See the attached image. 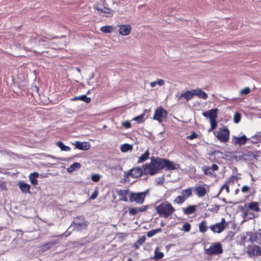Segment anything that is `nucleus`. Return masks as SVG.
Returning a JSON list of instances; mask_svg holds the SVG:
<instances>
[{
    "instance_id": "1",
    "label": "nucleus",
    "mask_w": 261,
    "mask_h": 261,
    "mask_svg": "<svg viewBox=\"0 0 261 261\" xmlns=\"http://www.w3.org/2000/svg\"><path fill=\"white\" fill-rule=\"evenodd\" d=\"M164 159L160 158H151L150 164L144 166L143 171L144 174L154 175L160 170L165 168Z\"/></svg>"
},
{
    "instance_id": "2",
    "label": "nucleus",
    "mask_w": 261,
    "mask_h": 261,
    "mask_svg": "<svg viewBox=\"0 0 261 261\" xmlns=\"http://www.w3.org/2000/svg\"><path fill=\"white\" fill-rule=\"evenodd\" d=\"M156 213L162 217L167 218L175 211L172 204L168 201H164L155 207Z\"/></svg>"
},
{
    "instance_id": "3",
    "label": "nucleus",
    "mask_w": 261,
    "mask_h": 261,
    "mask_svg": "<svg viewBox=\"0 0 261 261\" xmlns=\"http://www.w3.org/2000/svg\"><path fill=\"white\" fill-rule=\"evenodd\" d=\"M88 223L82 216H79L75 218L69 227V229L73 228L80 231L86 228Z\"/></svg>"
},
{
    "instance_id": "4",
    "label": "nucleus",
    "mask_w": 261,
    "mask_h": 261,
    "mask_svg": "<svg viewBox=\"0 0 261 261\" xmlns=\"http://www.w3.org/2000/svg\"><path fill=\"white\" fill-rule=\"evenodd\" d=\"M147 192L148 191L143 192L131 193L129 200L131 202H136L139 204H142Z\"/></svg>"
},
{
    "instance_id": "5",
    "label": "nucleus",
    "mask_w": 261,
    "mask_h": 261,
    "mask_svg": "<svg viewBox=\"0 0 261 261\" xmlns=\"http://www.w3.org/2000/svg\"><path fill=\"white\" fill-rule=\"evenodd\" d=\"M227 223L226 222L224 218H222L220 222L210 226V229L214 233H221L227 226Z\"/></svg>"
},
{
    "instance_id": "6",
    "label": "nucleus",
    "mask_w": 261,
    "mask_h": 261,
    "mask_svg": "<svg viewBox=\"0 0 261 261\" xmlns=\"http://www.w3.org/2000/svg\"><path fill=\"white\" fill-rule=\"evenodd\" d=\"M95 9L97 10L99 14L106 17H112L113 15V11L105 6L99 7L97 4L94 6Z\"/></svg>"
},
{
    "instance_id": "7",
    "label": "nucleus",
    "mask_w": 261,
    "mask_h": 261,
    "mask_svg": "<svg viewBox=\"0 0 261 261\" xmlns=\"http://www.w3.org/2000/svg\"><path fill=\"white\" fill-rule=\"evenodd\" d=\"M222 251V245L220 243H217L211 245L206 250V253L209 255L220 254Z\"/></svg>"
},
{
    "instance_id": "8",
    "label": "nucleus",
    "mask_w": 261,
    "mask_h": 261,
    "mask_svg": "<svg viewBox=\"0 0 261 261\" xmlns=\"http://www.w3.org/2000/svg\"><path fill=\"white\" fill-rule=\"evenodd\" d=\"M167 115V111L162 108L160 107L155 111L153 115V119L161 122H162L164 119H166Z\"/></svg>"
},
{
    "instance_id": "9",
    "label": "nucleus",
    "mask_w": 261,
    "mask_h": 261,
    "mask_svg": "<svg viewBox=\"0 0 261 261\" xmlns=\"http://www.w3.org/2000/svg\"><path fill=\"white\" fill-rule=\"evenodd\" d=\"M247 254L250 256H258L261 255L260 247L256 245L249 246L247 251Z\"/></svg>"
},
{
    "instance_id": "10",
    "label": "nucleus",
    "mask_w": 261,
    "mask_h": 261,
    "mask_svg": "<svg viewBox=\"0 0 261 261\" xmlns=\"http://www.w3.org/2000/svg\"><path fill=\"white\" fill-rule=\"evenodd\" d=\"M247 235L249 236V241L250 242H256L261 244V229H258L254 233L249 232Z\"/></svg>"
},
{
    "instance_id": "11",
    "label": "nucleus",
    "mask_w": 261,
    "mask_h": 261,
    "mask_svg": "<svg viewBox=\"0 0 261 261\" xmlns=\"http://www.w3.org/2000/svg\"><path fill=\"white\" fill-rule=\"evenodd\" d=\"M144 173L143 170L139 167L132 169L127 173H125L126 176H132L135 178H138L141 176Z\"/></svg>"
},
{
    "instance_id": "12",
    "label": "nucleus",
    "mask_w": 261,
    "mask_h": 261,
    "mask_svg": "<svg viewBox=\"0 0 261 261\" xmlns=\"http://www.w3.org/2000/svg\"><path fill=\"white\" fill-rule=\"evenodd\" d=\"M218 169V166L216 164H213L211 167L203 166L202 170L204 174L209 176H215V171Z\"/></svg>"
},
{
    "instance_id": "13",
    "label": "nucleus",
    "mask_w": 261,
    "mask_h": 261,
    "mask_svg": "<svg viewBox=\"0 0 261 261\" xmlns=\"http://www.w3.org/2000/svg\"><path fill=\"white\" fill-rule=\"evenodd\" d=\"M229 132L226 128L220 130L218 133L217 137L221 142H227L228 141Z\"/></svg>"
},
{
    "instance_id": "14",
    "label": "nucleus",
    "mask_w": 261,
    "mask_h": 261,
    "mask_svg": "<svg viewBox=\"0 0 261 261\" xmlns=\"http://www.w3.org/2000/svg\"><path fill=\"white\" fill-rule=\"evenodd\" d=\"M218 109H213L202 113V115L206 118H209L210 120H216L218 115Z\"/></svg>"
},
{
    "instance_id": "15",
    "label": "nucleus",
    "mask_w": 261,
    "mask_h": 261,
    "mask_svg": "<svg viewBox=\"0 0 261 261\" xmlns=\"http://www.w3.org/2000/svg\"><path fill=\"white\" fill-rule=\"evenodd\" d=\"M194 89L191 91H187L184 93H181L178 96V100H180L182 98H185L187 101L193 98L194 96Z\"/></svg>"
},
{
    "instance_id": "16",
    "label": "nucleus",
    "mask_w": 261,
    "mask_h": 261,
    "mask_svg": "<svg viewBox=\"0 0 261 261\" xmlns=\"http://www.w3.org/2000/svg\"><path fill=\"white\" fill-rule=\"evenodd\" d=\"M118 27L119 28V33L123 36H127L129 35L132 30L131 27L128 24L119 25H118Z\"/></svg>"
},
{
    "instance_id": "17",
    "label": "nucleus",
    "mask_w": 261,
    "mask_h": 261,
    "mask_svg": "<svg viewBox=\"0 0 261 261\" xmlns=\"http://www.w3.org/2000/svg\"><path fill=\"white\" fill-rule=\"evenodd\" d=\"M74 145L76 148L83 150H87L90 148V143L87 142L76 141Z\"/></svg>"
},
{
    "instance_id": "18",
    "label": "nucleus",
    "mask_w": 261,
    "mask_h": 261,
    "mask_svg": "<svg viewBox=\"0 0 261 261\" xmlns=\"http://www.w3.org/2000/svg\"><path fill=\"white\" fill-rule=\"evenodd\" d=\"M196 195L199 197L204 196L207 193V189L203 186H198L194 189Z\"/></svg>"
},
{
    "instance_id": "19",
    "label": "nucleus",
    "mask_w": 261,
    "mask_h": 261,
    "mask_svg": "<svg viewBox=\"0 0 261 261\" xmlns=\"http://www.w3.org/2000/svg\"><path fill=\"white\" fill-rule=\"evenodd\" d=\"M249 140L245 135L241 137H234V143L240 145H244Z\"/></svg>"
},
{
    "instance_id": "20",
    "label": "nucleus",
    "mask_w": 261,
    "mask_h": 261,
    "mask_svg": "<svg viewBox=\"0 0 261 261\" xmlns=\"http://www.w3.org/2000/svg\"><path fill=\"white\" fill-rule=\"evenodd\" d=\"M194 95L198 96L199 98H202L203 99H206L207 98V94L199 89H194Z\"/></svg>"
},
{
    "instance_id": "21",
    "label": "nucleus",
    "mask_w": 261,
    "mask_h": 261,
    "mask_svg": "<svg viewBox=\"0 0 261 261\" xmlns=\"http://www.w3.org/2000/svg\"><path fill=\"white\" fill-rule=\"evenodd\" d=\"M56 243L57 242L55 241L47 242L41 245L40 248L42 250V251H44L50 248H52Z\"/></svg>"
},
{
    "instance_id": "22",
    "label": "nucleus",
    "mask_w": 261,
    "mask_h": 261,
    "mask_svg": "<svg viewBox=\"0 0 261 261\" xmlns=\"http://www.w3.org/2000/svg\"><path fill=\"white\" fill-rule=\"evenodd\" d=\"M165 168L166 170H174L176 169V165L172 162L164 159Z\"/></svg>"
},
{
    "instance_id": "23",
    "label": "nucleus",
    "mask_w": 261,
    "mask_h": 261,
    "mask_svg": "<svg viewBox=\"0 0 261 261\" xmlns=\"http://www.w3.org/2000/svg\"><path fill=\"white\" fill-rule=\"evenodd\" d=\"M193 188L190 187L181 192V195L186 199L192 195Z\"/></svg>"
},
{
    "instance_id": "24",
    "label": "nucleus",
    "mask_w": 261,
    "mask_h": 261,
    "mask_svg": "<svg viewBox=\"0 0 261 261\" xmlns=\"http://www.w3.org/2000/svg\"><path fill=\"white\" fill-rule=\"evenodd\" d=\"M72 101L82 100L86 103H89L91 101L90 97H87L85 95H82L79 96H75L71 99Z\"/></svg>"
},
{
    "instance_id": "25",
    "label": "nucleus",
    "mask_w": 261,
    "mask_h": 261,
    "mask_svg": "<svg viewBox=\"0 0 261 261\" xmlns=\"http://www.w3.org/2000/svg\"><path fill=\"white\" fill-rule=\"evenodd\" d=\"M39 173L36 172H34L33 173H32L30 174L29 176V179L30 180L31 183L35 186L37 185L38 184V181L36 179V178L38 177Z\"/></svg>"
},
{
    "instance_id": "26",
    "label": "nucleus",
    "mask_w": 261,
    "mask_h": 261,
    "mask_svg": "<svg viewBox=\"0 0 261 261\" xmlns=\"http://www.w3.org/2000/svg\"><path fill=\"white\" fill-rule=\"evenodd\" d=\"M128 190H120L118 191L117 194L121 197L120 200L124 201H127V194L128 193Z\"/></svg>"
},
{
    "instance_id": "27",
    "label": "nucleus",
    "mask_w": 261,
    "mask_h": 261,
    "mask_svg": "<svg viewBox=\"0 0 261 261\" xmlns=\"http://www.w3.org/2000/svg\"><path fill=\"white\" fill-rule=\"evenodd\" d=\"M196 206L190 205L187 208H183V212L186 215H190L194 213L196 211Z\"/></svg>"
},
{
    "instance_id": "28",
    "label": "nucleus",
    "mask_w": 261,
    "mask_h": 261,
    "mask_svg": "<svg viewBox=\"0 0 261 261\" xmlns=\"http://www.w3.org/2000/svg\"><path fill=\"white\" fill-rule=\"evenodd\" d=\"M19 187L22 192L24 193L30 192V186L29 185L23 182H20L19 183Z\"/></svg>"
},
{
    "instance_id": "29",
    "label": "nucleus",
    "mask_w": 261,
    "mask_h": 261,
    "mask_svg": "<svg viewBox=\"0 0 261 261\" xmlns=\"http://www.w3.org/2000/svg\"><path fill=\"white\" fill-rule=\"evenodd\" d=\"M208 227L207 226V222L204 220L201 222L199 224V231L202 233L205 232L207 230Z\"/></svg>"
},
{
    "instance_id": "30",
    "label": "nucleus",
    "mask_w": 261,
    "mask_h": 261,
    "mask_svg": "<svg viewBox=\"0 0 261 261\" xmlns=\"http://www.w3.org/2000/svg\"><path fill=\"white\" fill-rule=\"evenodd\" d=\"M114 30V28L110 25L103 26L100 28V31L105 33H112Z\"/></svg>"
},
{
    "instance_id": "31",
    "label": "nucleus",
    "mask_w": 261,
    "mask_h": 261,
    "mask_svg": "<svg viewBox=\"0 0 261 261\" xmlns=\"http://www.w3.org/2000/svg\"><path fill=\"white\" fill-rule=\"evenodd\" d=\"M81 167V164L79 163H74L72 164L70 167L68 168L67 170L68 173H71L76 169Z\"/></svg>"
},
{
    "instance_id": "32",
    "label": "nucleus",
    "mask_w": 261,
    "mask_h": 261,
    "mask_svg": "<svg viewBox=\"0 0 261 261\" xmlns=\"http://www.w3.org/2000/svg\"><path fill=\"white\" fill-rule=\"evenodd\" d=\"M164 257V253L159 251V247H156L154 251V255L153 258L155 260L159 259Z\"/></svg>"
},
{
    "instance_id": "33",
    "label": "nucleus",
    "mask_w": 261,
    "mask_h": 261,
    "mask_svg": "<svg viewBox=\"0 0 261 261\" xmlns=\"http://www.w3.org/2000/svg\"><path fill=\"white\" fill-rule=\"evenodd\" d=\"M132 149V146L127 143L122 145L120 147V150L123 152L131 151Z\"/></svg>"
},
{
    "instance_id": "34",
    "label": "nucleus",
    "mask_w": 261,
    "mask_h": 261,
    "mask_svg": "<svg viewBox=\"0 0 261 261\" xmlns=\"http://www.w3.org/2000/svg\"><path fill=\"white\" fill-rule=\"evenodd\" d=\"M149 151L147 150L143 154H142L139 158L138 163H141L145 161L149 158Z\"/></svg>"
},
{
    "instance_id": "35",
    "label": "nucleus",
    "mask_w": 261,
    "mask_h": 261,
    "mask_svg": "<svg viewBox=\"0 0 261 261\" xmlns=\"http://www.w3.org/2000/svg\"><path fill=\"white\" fill-rule=\"evenodd\" d=\"M57 145L62 151H69L70 150V148L65 145L62 142H58Z\"/></svg>"
},
{
    "instance_id": "36",
    "label": "nucleus",
    "mask_w": 261,
    "mask_h": 261,
    "mask_svg": "<svg viewBox=\"0 0 261 261\" xmlns=\"http://www.w3.org/2000/svg\"><path fill=\"white\" fill-rule=\"evenodd\" d=\"M249 208L256 212L260 211V209L258 207V204L257 202H252L250 203V204L249 205Z\"/></svg>"
},
{
    "instance_id": "37",
    "label": "nucleus",
    "mask_w": 261,
    "mask_h": 261,
    "mask_svg": "<svg viewBox=\"0 0 261 261\" xmlns=\"http://www.w3.org/2000/svg\"><path fill=\"white\" fill-rule=\"evenodd\" d=\"M186 200L182 195H179L176 197L174 202L178 204H181L184 203Z\"/></svg>"
},
{
    "instance_id": "38",
    "label": "nucleus",
    "mask_w": 261,
    "mask_h": 261,
    "mask_svg": "<svg viewBox=\"0 0 261 261\" xmlns=\"http://www.w3.org/2000/svg\"><path fill=\"white\" fill-rule=\"evenodd\" d=\"M161 231V228L152 229L147 232V237H152L154 235H155L156 233H157L159 232H160Z\"/></svg>"
},
{
    "instance_id": "39",
    "label": "nucleus",
    "mask_w": 261,
    "mask_h": 261,
    "mask_svg": "<svg viewBox=\"0 0 261 261\" xmlns=\"http://www.w3.org/2000/svg\"><path fill=\"white\" fill-rule=\"evenodd\" d=\"M138 211H142V210L141 208H129V214L130 215H135Z\"/></svg>"
},
{
    "instance_id": "40",
    "label": "nucleus",
    "mask_w": 261,
    "mask_h": 261,
    "mask_svg": "<svg viewBox=\"0 0 261 261\" xmlns=\"http://www.w3.org/2000/svg\"><path fill=\"white\" fill-rule=\"evenodd\" d=\"M241 119V115L239 113H236L234 115V122L236 123H238L240 122Z\"/></svg>"
},
{
    "instance_id": "41",
    "label": "nucleus",
    "mask_w": 261,
    "mask_h": 261,
    "mask_svg": "<svg viewBox=\"0 0 261 261\" xmlns=\"http://www.w3.org/2000/svg\"><path fill=\"white\" fill-rule=\"evenodd\" d=\"M145 116L144 114H142L139 116L135 117L133 120L137 121L138 123H141L143 121V118Z\"/></svg>"
},
{
    "instance_id": "42",
    "label": "nucleus",
    "mask_w": 261,
    "mask_h": 261,
    "mask_svg": "<svg viewBox=\"0 0 261 261\" xmlns=\"http://www.w3.org/2000/svg\"><path fill=\"white\" fill-rule=\"evenodd\" d=\"M250 89L249 87H247L241 90L240 93L241 95H246L249 93L250 92Z\"/></svg>"
},
{
    "instance_id": "43",
    "label": "nucleus",
    "mask_w": 261,
    "mask_h": 261,
    "mask_svg": "<svg viewBox=\"0 0 261 261\" xmlns=\"http://www.w3.org/2000/svg\"><path fill=\"white\" fill-rule=\"evenodd\" d=\"M191 229V225L189 223H185L182 226V230L185 231V232H189Z\"/></svg>"
},
{
    "instance_id": "44",
    "label": "nucleus",
    "mask_w": 261,
    "mask_h": 261,
    "mask_svg": "<svg viewBox=\"0 0 261 261\" xmlns=\"http://www.w3.org/2000/svg\"><path fill=\"white\" fill-rule=\"evenodd\" d=\"M92 180L94 182H97L100 179V175L98 174H93L91 176Z\"/></svg>"
},
{
    "instance_id": "45",
    "label": "nucleus",
    "mask_w": 261,
    "mask_h": 261,
    "mask_svg": "<svg viewBox=\"0 0 261 261\" xmlns=\"http://www.w3.org/2000/svg\"><path fill=\"white\" fill-rule=\"evenodd\" d=\"M211 123V129L214 130L217 127V122L216 120H210Z\"/></svg>"
},
{
    "instance_id": "46",
    "label": "nucleus",
    "mask_w": 261,
    "mask_h": 261,
    "mask_svg": "<svg viewBox=\"0 0 261 261\" xmlns=\"http://www.w3.org/2000/svg\"><path fill=\"white\" fill-rule=\"evenodd\" d=\"M198 137V135L195 132H193L191 135L187 137V139L193 140L194 139L197 138Z\"/></svg>"
},
{
    "instance_id": "47",
    "label": "nucleus",
    "mask_w": 261,
    "mask_h": 261,
    "mask_svg": "<svg viewBox=\"0 0 261 261\" xmlns=\"http://www.w3.org/2000/svg\"><path fill=\"white\" fill-rule=\"evenodd\" d=\"M111 169H114V170H118V171H122V168L120 166V165H119V164H117L116 165L111 166Z\"/></svg>"
},
{
    "instance_id": "48",
    "label": "nucleus",
    "mask_w": 261,
    "mask_h": 261,
    "mask_svg": "<svg viewBox=\"0 0 261 261\" xmlns=\"http://www.w3.org/2000/svg\"><path fill=\"white\" fill-rule=\"evenodd\" d=\"M144 242V239H140L137 241V242L135 244L134 246L136 248H138L139 246L142 245V243Z\"/></svg>"
},
{
    "instance_id": "49",
    "label": "nucleus",
    "mask_w": 261,
    "mask_h": 261,
    "mask_svg": "<svg viewBox=\"0 0 261 261\" xmlns=\"http://www.w3.org/2000/svg\"><path fill=\"white\" fill-rule=\"evenodd\" d=\"M223 189H225L226 190V192L227 193H228L229 192V186L228 185H224L221 188L220 192H221Z\"/></svg>"
},
{
    "instance_id": "50",
    "label": "nucleus",
    "mask_w": 261,
    "mask_h": 261,
    "mask_svg": "<svg viewBox=\"0 0 261 261\" xmlns=\"http://www.w3.org/2000/svg\"><path fill=\"white\" fill-rule=\"evenodd\" d=\"M122 125L126 128H129L131 126V124L129 121H126L125 122H123Z\"/></svg>"
},
{
    "instance_id": "51",
    "label": "nucleus",
    "mask_w": 261,
    "mask_h": 261,
    "mask_svg": "<svg viewBox=\"0 0 261 261\" xmlns=\"http://www.w3.org/2000/svg\"><path fill=\"white\" fill-rule=\"evenodd\" d=\"M250 190V188L248 186H244L242 188V191L243 193H247Z\"/></svg>"
},
{
    "instance_id": "52",
    "label": "nucleus",
    "mask_w": 261,
    "mask_h": 261,
    "mask_svg": "<svg viewBox=\"0 0 261 261\" xmlns=\"http://www.w3.org/2000/svg\"><path fill=\"white\" fill-rule=\"evenodd\" d=\"M98 192L97 190L95 191L93 194L91 195L90 196V199H95L97 196H98Z\"/></svg>"
},
{
    "instance_id": "53",
    "label": "nucleus",
    "mask_w": 261,
    "mask_h": 261,
    "mask_svg": "<svg viewBox=\"0 0 261 261\" xmlns=\"http://www.w3.org/2000/svg\"><path fill=\"white\" fill-rule=\"evenodd\" d=\"M156 84L157 85H159L160 86H162L165 84V81L164 80L162 79H159L156 81Z\"/></svg>"
},
{
    "instance_id": "54",
    "label": "nucleus",
    "mask_w": 261,
    "mask_h": 261,
    "mask_svg": "<svg viewBox=\"0 0 261 261\" xmlns=\"http://www.w3.org/2000/svg\"><path fill=\"white\" fill-rule=\"evenodd\" d=\"M245 155H247L248 156H250V157H254L255 158V154L254 153H253V152H250V151H248V152H246L245 154H244Z\"/></svg>"
},
{
    "instance_id": "55",
    "label": "nucleus",
    "mask_w": 261,
    "mask_h": 261,
    "mask_svg": "<svg viewBox=\"0 0 261 261\" xmlns=\"http://www.w3.org/2000/svg\"><path fill=\"white\" fill-rule=\"evenodd\" d=\"M56 43L59 44V48L62 47L61 46H62V44L63 45H66V42L65 41L61 42L60 40H58L56 42Z\"/></svg>"
},
{
    "instance_id": "56",
    "label": "nucleus",
    "mask_w": 261,
    "mask_h": 261,
    "mask_svg": "<svg viewBox=\"0 0 261 261\" xmlns=\"http://www.w3.org/2000/svg\"><path fill=\"white\" fill-rule=\"evenodd\" d=\"M164 181V179L163 177L159 178L158 179V181H157L158 183L160 185L163 184Z\"/></svg>"
},
{
    "instance_id": "57",
    "label": "nucleus",
    "mask_w": 261,
    "mask_h": 261,
    "mask_svg": "<svg viewBox=\"0 0 261 261\" xmlns=\"http://www.w3.org/2000/svg\"><path fill=\"white\" fill-rule=\"evenodd\" d=\"M156 85V81L152 82L150 83V85L152 88L154 87Z\"/></svg>"
},
{
    "instance_id": "58",
    "label": "nucleus",
    "mask_w": 261,
    "mask_h": 261,
    "mask_svg": "<svg viewBox=\"0 0 261 261\" xmlns=\"http://www.w3.org/2000/svg\"><path fill=\"white\" fill-rule=\"evenodd\" d=\"M239 192V189H237L236 191H235V193L236 194H237L238 193V192Z\"/></svg>"
},
{
    "instance_id": "59",
    "label": "nucleus",
    "mask_w": 261,
    "mask_h": 261,
    "mask_svg": "<svg viewBox=\"0 0 261 261\" xmlns=\"http://www.w3.org/2000/svg\"><path fill=\"white\" fill-rule=\"evenodd\" d=\"M76 70H77L78 72H81V69H80V68H79V67L76 68Z\"/></svg>"
},
{
    "instance_id": "60",
    "label": "nucleus",
    "mask_w": 261,
    "mask_h": 261,
    "mask_svg": "<svg viewBox=\"0 0 261 261\" xmlns=\"http://www.w3.org/2000/svg\"><path fill=\"white\" fill-rule=\"evenodd\" d=\"M39 42H41V41H45V40H44L43 39H41L39 40Z\"/></svg>"
},
{
    "instance_id": "61",
    "label": "nucleus",
    "mask_w": 261,
    "mask_h": 261,
    "mask_svg": "<svg viewBox=\"0 0 261 261\" xmlns=\"http://www.w3.org/2000/svg\"><path fill=\"white\" fill-rule=\"evenodd\" d=\"M127 261H133L132 258H129L128 259Z\"/></svg>"
},
{
    "instance_id": "62",
    "label": "nucleus",
    "mask_w": 261,
    "mask_h": 261,
    "mask_svg": "<svg viewBox=\"0 0 261 261\" xmlns=\"http://www.w3.org/2000/svg\"><path fill=\"white\" fill-rule=\"evenodd\" d=\"M251 142L252 143H256V142L255 141H254V140H251Z\"/></svg>"
},
{
    "instance_id": "63",
    "label": "nucleus",
    "mask_w": 261,
    "mask_h": 261,
    "mask_svg": "<svg viewBox=\"0 0 261 261\" xmlns=\"http://www.w3.org/2000/svg\"><path fill=\"white\" fill-rule=\"evenodd\" d=\"M161 226H164V224L163 222H162V223H161Z\"/></svg>"
},
{
    "instance_id": "64",
    "label": "nucleus",
    "mask_w": 261,
    "mask_h": 261,
    "mask_svg": "<svg viewBox=\"0 0 261 261\" xmlns=\"http://www.w3.org/2000/svg\"><path fill=\"white\" fill-rule=\"evenodd\" d=\"M255 139V137H252V139Z\"/></svg>"
}]
</instances>
